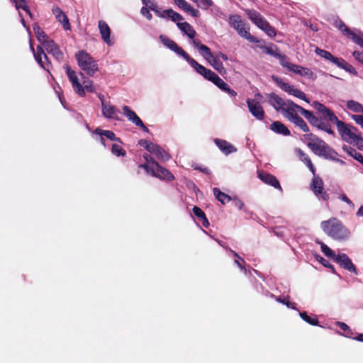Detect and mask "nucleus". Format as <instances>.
<instances>
[{
  "instance_id": "1",
  "label": "nucleus",
  "mask_w": 363,
  "mask_h": 363,
  "mask_svg": "<svg viewBox=\"0 0 363 363\" xmlns=\"http://www.w3.org/2000/svg\"><path fill=\"white\" fill-rule=\"evenodd\" d=\"M313 106L325 118L337 125L339 134L343 140L350 144L354 143L357 135L356 134L357 129L355 127L340 121L334 112L324 104L315 101L313 102Z\"/></svg>"
},
{
  "instance_id": "2",
  "label": "nucleus",
  "mask_w": 363,
  "mask_h": 363,
  "mask_svg": "<svg viewBox=\"0 0 363 363\" xmlns=\"http://www.w3.org/2000/svg\"><path fill=\"white\" fill-rule=\"evenodd\" d=\"M320 226L329 237L338 241H345L350 237V232L343 223L336 218L322 221Z\"/></svg>"
},
{
  "instance_id": "3",
  "label": "nucleus",
  "mask_w": 363,
  "mask_h": 363,
  "mask_svg": "<svg viewBox=\"0 0 363 363\" xmlns=\"http://www.w3.org/2000/svg\"><path fill=\"white\" fill-rule=\"evenodd\" d=\"M79 67L89 76L93 77L99 70L97 61H96L87 52L80 50L75 54Z\"/></svg>"
},
{
  "instance_id": "4",
  "label": "nucleus",
  "mask_w": 363,
  "mask_h": 363,
  "mask_svg": "<svg viewBox=\"0 0 363 363\" xmlns=\"http://www.w3.org/2000/svg\"><path fill=\"white\" fill-rule=\"evenodd\" d=\"M230 25L235 29L238 34L251 43H257V38L250 33V27L242 20L239 15L230 16Z\"/></svg>"
},
{
  "instance_id": "5",
  "label": "nucleus",
  "mask_w": 363,
  "mask_h": 363,
  "mask_svg": "<svg viewBox=\"0 0 363 363\" xmlns=\"http://www.w3.org/2000/svg\"><path fill=\"white\" fill-rule=\"evenodd\" d=\"M303 116L311 125L317 127L318 129L325 131L330 135H335L330 123L328 121H325L324 119L314 116L311 111L306 109L303 110Z\"/></svg>"
},
{
  "instance_id": "6",
  "label": "nucleus",
  "mask_w": 363,
  "mask_h": 363,
  "mask_svg": "<svg viewBox=\"0 0 363 363\" xmlns=\"http://www.w3.org/2000/svg\"><path fill=\"white\" fill-rule=\"evenodd\" d=\"M273 81L276 83V84L280 87L282 90L289 93L291 95H293L298 99L304 100L306 102L309 103L308 99L306 97V94L301 91L300 89H296L294 86L291 85L288 83H286L283 81L282 79L277 77L272 76Z\"/></svg>"
},
{
  "instance_id": "7",
  "label": "nucleus",
  "mask_w": 363,
  "mask_h": 363,
  "mask_svg": "<svg viewBox=\"0 0 363 363\" xmlns=\"http://www.w3.org/2000/svg\"><path fill=\"white\" fill-rule=\"evenodd\" d=\"M303 110H305L301 106L295 104L291 100H286V104L281 111L282 114L287 119H289L291 122L295 118V117L298 116L297 112H300L301 115H303Z\"/></svg>"
},
{
  "instance_id": "8",
  "label": "nucleus",
  "mask_w": 363,
  "mask_h": 363,
  "mask_svg": "<svg viewBox=\"0 0 363 363\" xmlns=\"http://www.w3.org/2000/svg\"><path fill=\"white\" fill-rule=\"evenodd\" d=\"M67 75L72 83V87L76 93L80 96H85V92L83 86L79 82L76 72L72 70L68 64L64 65Z\"/></svg>"
},
{
  "instance_id": "9",
  "label": "nucleus",
  "mask_w": 363,
  "mask_h": 363,
  "mask_svg": "<svg viewBox=\"0 0 363 363\" xmlns=\"http://www.w3.org/2000/svg\"><path fill=\"white\" fill-rule=\"evenodd\" d=\"M43 45L47 52L51 54L57 61L60 62L63 60L64 54L53 40L48 38Z\"/></svg>"
},
{
  "instance_id": "10",
  "label": "nucleus",
  "mask_w": 363,
  "mask_h": 363,
  "mask_svg": "<svg viewBox=\"0 0 363 363\" xmlns=\"http://www.w3.org/2000/svg\"><path fill=\"white\" fill-rule=\"evenodd\" d=\"M160 39L164 46L174 51L184 59L188 54L182 48L179 46L173 40L164 35H160Z\"/></svg>"
},
{
  "instance_id": "11",
  "label": "nucleus",
  "mask_w": 363,
  "mask_h": 363,
  "mask_svg": "<svg viewBox=\"0 0 363 363\" xmlns=\"http://www.w3.org/2000/svg\"><path fill=\"white\" fill-rule=\"evenodd\" d=\"M247 105L251 114L258 120H263L264 117V111L262 106L255 99H248Z\"/></svg>"
},
{
  "instance_id": "12",
  "label": "nucleus",
  "mask_w": 363,
  "mask_h": 363,
  "mask_svg": "<svg viewBox=\"0 0 363 363\" xmlns=\"http://www.w3.org/2000/svg\"><path fill=\"white\" fill-rule=\"evenodd\" d=\"M335 261L345 269H347L349 272L354 273V274H357V270L355 266L346 254L342 253L338 255L337 257H335Z\"/></svg>"
},
{
  "instance_id": "13",
  "label": "nucleus",
  "mask_w": 363,
  "mask_h": 363,
  "mask_svg": "<svg viewBox=\"0 0 363 363\" xmlns=\"http://www.w3.org/2000/svg\"><path fill=\"white\" fill-rule=\"evenodd\" d=\"M101 111L103 116L106 118L114 119L116 121L120 120L118 117L120 111L115 106L110 104H106V102L102 101Z\"/></svg>"
},
{
  "instance_id": "14",
  "label": "nucleus",
  "mask_w": 363,
  "mask_h": 363,
  "mask_svg": "<svg viewBox=\"0 0 363 363\" xmlns=\"http://www.w3.org/2000/svg\"><path fill=\"white\" fill-rule=\"evenodd\" d=\"M152 177L169 182L173 181L175 179L173 174L159 164L155 167V171L152 170Z\"/></svg>"
},
{
  "instance_id": "15",
  "label": "nucleus",
  "mask_w": 363,
  "mask_h": 363,
  "mask_svg": "<svg viewBox=\"0 0 363 363\" xmlns=\"http://www.w3.org/2000/svg\"><path fill=\"white\" fill-rule=\"evenodd\" d=\"M258 177L266 184L281 190L279 182L275 176L267 172H258Z\"/></svg>"
},
{
  "instance_id": "16",
  "label": "nucleus",
  "mask_w": 363,
  "mask_h": 363,
  "mask_svg": "<svg viewBox=\"0 0 363 363\" xmlns=\"http://www.w3.org/2000/svg\"><path fill=\"white\" fill-rule=\"evenodd\" d=\"M98 27L99 33L101 35L103 40L108 45H112L113 43L110 39L111 28L103 20H100L98 22Z\"/></svg>"
},
{
  "instance_id": "17",
  "label": "nucleus",
  "mask_w": 363,
  "mask_h": 363,
  "mask_svg": "<svg viewBox=\"0 0 363 363\" xmlns=\"http://www.w3.org/2000/svg\"><path fill=\"white\" fill-rule=\"evenodd\" d=\"M52 13L57 21L62 25L65 30H67L71 29L67 16L59 7H54L52 9Z\"/></svg>"
},
{
  "instance_id": "18",
  "label": "nucleus",
  "mask_w": 363,
  "mask_h": 363,
  "mask_svg": "<svg viewBox=\"0 0 363 363\" xmlns=\"http://www.w3.org/2000/svg\"><path fill=\"white\" fill-rule=\"evenodd\" d=\"M334 26L339 30L342 32V33L348 37L349 38H350L351 40H352V41H354V40L356 38V37L357 36V35L352 31L349 27H347L345 23L340 18H337L335 21L334 22Z\"/></svg>"
},
{
  "instance_id": "19",
  "label": "nucleus",
  "mask_w": 363,
  "mask_h": 363,
  "mask_svg": "<svg viewBox=\"0 0 363 363\" xmlns=\"http://www.w3.org/2000/svg\"><path fill=\"white\" fill-rule=\"evenodd\" d=\"M214 143L218 146V147L225 155H229L237 151L236 147H235L232 144L225 140L216 138L214 139Z\"/></svg>"
},
{
  "instance_id": "20",
  "label": "nucleus",
  "mask_w": 363,
  "mask_h": 363,
  "mask_svg": "<svg viewBox=\"0 0 363 363\" xmlns=\"http://www.w3.org/2000/svg\"><path fill=\"white\" fill-rule=\"evenodd\" d=\"M269 104L277 110L282 111L286 104V101L279 96L275 93H271L268 95Z\"/></svg>"
},
{
  "instance_id": "21",
  "label": "nucleus",
  "mask_w": 363,
  "mask_h": 363,
  "mask_svg": "<svg viewBox=\"0 0 363 363\" xmlns=\"http://www.w3.org/2000/svg\"><path fill=\"white\" fill-rule=\"evenodd\" d=\"M291 72L298 74L301 76H304L311 79H315L317 76L316 74L311 71L309 68L303 67L300 65H295L293 66V68L291 69Z\"/></svg>"
},
{
  "instance_id": "22",
  "label": "nucleus",
  "mask_w": 363,
  "mask_h": 363,
  "mask_svg": "<svg viewBox=\"0 0 363 363\" xmlns=\"http://www.w3.org/2000/svg\"><path fill=\"white\" fill-rule=\"evenodd\" d=\"M270 129L274 133L284 136H289L291 135L289 129L280 121L273 122L270 125Z\"/></svg>"
},
{
  "instance_id": "23",
  "label": "nucleus",
  "mask_w": 363,
  "mask_h": 363,
  "mask_svg": "<svg viewBox=\"0 0 363 363\" xmlns=\"http://www.w3.org/2000/svg\"><path fill=\"white\" fill-rule=\"evenodd\" d=\"M311 188L316 196H318L319 194L322 192V190H323V182L319 176L315 175V177H313L311 184Z\"/></svg>"
},
{
  "instance_id": "24",
  "label": "nucleus",
  "mask_w": 363,
  "mask_h": 363,
  "mask_svg": "<svg viewBox=\"0 0 363 363\" xmlns=\"http://www.w3.org/2000/svg\"><path fill=\"white\" fill-rule=\"evenodd\" d=\"M249 18L258 27L263 23L265 20L262 18L259 13L254 9H247L245 11Z\"/></svg>"
},
{
  "instance_id": "25",
  "label": "nucleus",
  "mask_w": 363,
  "mask_h": 363,
  "mask_svg": "<svg viewBox=\"0 0 363 363\" xmlns=\"http://www.w3.org/2000/svg\"><path fill=\"white\" fill-rule=\"evenodd\" d=\"M178 28L184 32L189 38L193 39L196 36V31L193 27L187 22L177 23Z\"/></svg>"
},
{
  "instance_id": "26",
  "label": "nucleus",
  "mask_w": 363,
  "mask_h": 363,
  "mask_svg": "<svg viewBox=\"0 0 363 363\" xmlns=\"http://www.w3.org/2000/svg\"><path fill=\"white\" fill-rule=\"evenodd\" d=\"M319 154V157H324L326 160H334V157H337L338 153L331 147H330L327 143L325 146L323 147V150Z\"/></svg>"
},
{
  "instance_id": "27",
  "label": "nucleus",
  "mask_w": 363,
  "mask_h": 363,
  "mask_svg": "<svg viewBox=\"0 0 363 363\" xmlns=\"http://www.w3.org/2000/svg\"><path fill=\"white\" fill-rule=\"evenodd\" d=\"M184 60L201 75L203 76L207 72V68L197 62L194 59L191 58L189 54L184 57Z\"/></svg>"
},
{
  "instance_id": "28",
  "label": "nucleus",
  "mask_w": 363,
  "mask_h": 363,
  "mask_svg": "<svg viewBox=\"0 0 363 363\" xmlns=\"http://www.w3.org/2000/svg\"><path fill=\"white\" fill-rule=\"evenodd\" d=\"M342 150L363 165V156L361 153L358 152L354 148L345 145L342 146Z\"/></svg>"
},
{
  "instance_id": "29",
  "label": "nucleus",
  "mask_w": 363,
  "mask_h": 363,
  "mask_svg": "<svg viewBox=\"0 0 363 363\" xmlns=\"http://www.w3.org/2000/svg\"><path fill=\"white\" fill-rule=\"evenodd\" d=\"M95 133L101 136H104L106 138L109 139L112 141H117L118 143H122L121 140L116 137V134L111 130H102L100 128H96L95 130Z\"/></svg>"
},
{
  "instance_id": "30",
  "label": "nucleus",
  "mask_w": 363,
  "mask_h": 363,
  "mask_svg": "<svg viewBox=\"0 0 363 363\" xmlns=\"http://www.w3.org/2000/svg\"><path fill=\"white\" fill-rule=\"evenodd\" d=\"M213 191L216 199H218L223 205L228 203L231 200L230 196L225 194L224 192H222L218 188H214Z\"/></svg>"
},
{
  "instance_id": "31",
  "label": "nucleus",
  "mask_w": 363,
  "mask_h": 363,
  "mask_svg": "<svg viewBox=\"0 0 363 363\" xmlns=\"http://www.w3.org/2000/svg\"><path fill=\"white\" fill-rule=\"evenodd\" d=\"M303 140L306 143L307 146L311 148V147L314 146L320 138H319L316 135L313 133H306L303 135Z\"/></svg>"
},
{
  "instance_id": "32",
  "label": "nucleus",
  "mask_w": 363,
  "mask_h": 363,
  "mask_svg": "<svg viewBox=\"0 0 363 363\" xmlns=\"http://www.w3.org/2000/svg\"><path fill=\"white\" fill-rule=\"evenodd\" d=\"M213 68L218 71L220 74H224L226 72V69L224 67L223 63L218 60V57H214V56L208 60Z\"/></svg>"
},
{
  "instance_id": "33",
  "label": "nucleus",
  "mask_w": 363,
  "mask_h": 363,
  "mask_svg": "<svg viewBox=\"0 0 363 363\" xmlns=\"http://www.w3.org/2000/svg\"><path fill=\"white\" fill-rule=\"evenodd\" d=\"M33 30L38 40L41 43L42 45L49 38L45 33L37 24L33 26Z\"/></svg>"
},
{
  "instance_id": "34",
  "label": "nucleus",
  "mask_w": 363,
  "mask_h": 363,
  "mask_svg": "<svg viewBox=\"0 0 363 363\" xmlns=\"http://www.w3.org/2000/svg\"><path fill=\"white\" fill-rule=\"evenodd\" d=\"M347 108L353 112L363 113V105L354 100H349L347 102Z\"/></svg>"
},
{
  "instance_id": "35",
  "label": "nucleus",
  "mask_w": 363,
  "mask_h": 363,
  "mask_svg": "<svg viewBox=\"0 0 363 363\" xmlns=\"http://www.w3.org/2000/svg\"><path fill=\"white\" fill-rule=\"evenodd\" d=\"M299 315L307 323L311 325H318L319 321L315 315L309 316L306 311L299 312Z\"/></svg>"
},
{
  "instance_id": "36",
  "label": "nucleus",
  "mask_w": 363,
  "mask_h": 363,
  "mask_svg": "<svg viewBox=\"0 0 363 363\" xmlns=\"http://www.w3.org/2000/svg\"><path fill=\"white\" fill-rule=\"evenodd\" d=\"M264 30L269 36L274 37L276 35V30L266 20L259 27Z\"/></svg>"
},
{
  "instance_id": "37",
  "label": "nucleus",
  "mask_w": 363,
  "mask_h": 363,
  "mask_svg": "<svg viewBox=\"0 0 363 363\" xmlns=\"http://www.w3.org/2000/svg\"><path fill=\"white\" fill-rule=\"evenodd\" d=\"M264 51L265 53L270 55L277 59L278 57H281V54L279 52L278 48L274 45L264 47Z\"/></svg>"
},
{
  "instance_id": "38",
  "label": "nucleus",
  "mask_w": 363,
  "mask_h": 363,
  "mask_svg": "<svg viewBox=\"0 0 363 363\" xmlns=\"http://www.w3.org/2000/svg\"><path fill=\"white\" fill-rule=\"evenodd\" d=\"M164 13H165L166 16L168 18H171L172 21L174 22L180 21L184 19L183 16L181 14L174 11L172 9L164 10Z\"/></svg>"
},
{
  "instance_id": "39",
  "label": "nucleus",
  "mask_w": 363,
  "mask_h": 363,
  "mask_svg": "<svg viewBox=\"0 0 363 363\" xmlns=\"http://www.w3.org/2000/svg\"><path fill=\"white\" fill-rule=\"evenodd\" d=\"M316 242L320 245L321 251L326 257H331L334 260L335 259V257L337 255H336L329 247H328L324 242L321 241H317Z\"/></svg>"
},
{
  "instance_id": "40",
  "label": "nucleus",
  "mask_w": 363,
  "mask_h": 363,
  "mask_svg": "<svg viewBox=\"0 0 363 363\" xmlns=\"http://www.w3.org/2000/svg\"><path fill=\"white\" fill-rule=\"evenodd\" d=\"M291 122L294 123L296 126L299 127L303 132H309V128L308 125L304 121V120L299 116L295 117V118Z\"/></svg>"
},
{
  "instance_id": "41",
  "label": "nucleus",
  "mask_w": 363,
  "mask_h": 363,
  "mask_svg": "<svg viewBox=\"0 0 363 363\" xmlns=\"http://www.w3.org/2000/svg\"><path fill=\"white\" fill-rule=\"evenodd\" d=\"M12 2L14 4L16 9H21L31 16L30 11L26 0H13Z\"/></svg>"
},
{
  "instance_id": "42",
  "label": "nucleus",
  "mask_w": 363,
  "mask_h": 363,
  "mask_svg": "<svg viewBox=\"0 0 363 363\" xmlns=\"http://www.w3.org/2000/svg\"><path fill=\"white\" fill-rule=\"evenodd\" d=\"M122 110L123 111V114L125 115V116L127 118V119L130 121V122H133V120L135 118V117H137V114L135 113V112H134L133 111H132L130 109V108L128 106H123L122 107Z\"/></svg>"
},
{
  "instance_id": "43",
  "label": "nucleus",
  "mask_w": 363,
  "mask_h": 363,
  "mask_svg": "<svg viewBox=\"0 0 363 363\" xmlns=\"http://www.w3.org/2000/svg\"><path fill=\"white\" fill-rule=\"evenodd\" d=\"M199 51L208 61L214 56L211 49L206 45H200Z\"/></svg>"
},
{
  "instance_id": "44",
  "label": "nucleus",
  "mask_w": 363,
  "mask_h": 363,
  "mask_svg": "<svg viewBox=\"0 0 363 363\" xmlns=\"http://www.w3.org/2000/svg\"><path fill=\"white\" fill-rule=\"evenodd\" d=\"M155 155L157 159L164 162L168 161L171 159V155L161 147H160Z\"/></svg>"
},
{
  "instance_id": "45",
  "label": "nucleus",
  "mask_w": 363,
  "mask_h": 363,
  "mask_svg": "<svg viewBox=\"0 0 363 363\" xmlns=\"http://www.w3.org/2000/svg\"><path fill=\"white\" fill-rule=\"evenodd\" d=\"M111 152L117 157L125 156L126 155L125 150L118 144L112 145Z\"/></svg>"
},
{
  "instance_id": "46",
  "label": "nucleus",
  "mask_w": 363,
  "mask_h": 363,
  "mask_svg": "<svg viewBox=\"0 0 363 363\" xmlns=\"http://www.w3.org/2000/svg\"><path fill=\"white\" fill-rule=\"evenodd\" d=\"M326 145V143L323 140H320L314 146L311 147V150L316 155L319 156V154L322 152L323 147Z\"/></svg>"
},
{
  "instance_id": "47",
  "label": "nucleus",
  "mask_w": 363,
  "mask_h": 363,
  "mask_svg": "<svg viewBox=\"0 0 363 363\" xmlns=\"http://www.w3.org/2000/svg\"><path fill=\"white\" fill-rule=\"evenodd\" d=\"M315 53L318 55L320 56L321 57H323L327 60H329L330 62L333 59V55L330 52L325 50H322L318 48H316Z\"/></svg>"
},
{
  "instance_id": "48",
  "label": "nucleus",
  "mask_w": 363,
  "mask_h": 363,
  "mask_svg": "<svg viewBox=\"0 0 363 363\" xmlns=\"http://www.w3.org/2000/svg\"><path fill=\"white\" fill-rule=\"evenodd\" d=\"M276 300H277V301L286 305L289 308L296 310V303L294 302H291L289 301V296H286L284 298H281V297H278L276 298Z\"/></svg>"
},
{
  "instance_id": "49",
  "label": "nucleus",
  "mask_w": 363,
  "mask_h": 363,
  "mask_svg": "<svg viewBox=\"0 0 363 363\" xmlns=\"http://www.w3.org/2000/svg\"><path fill=\"white\" fill-rule=\"evenodd\" d=\"M297 154L300 158V160L306 165H309L312 163L310 157L301 149H298L297 151Z\"/></svg>"
},
{
  "instance_id": "50",
  "label": "nucleus",
  "mask_w": 363,
  "mask_h": 363,
  "mask_svg": "<svg viewBox=\"0 0 363 363\" xmlns=\"http://www.w3.org/2000/svg\"><path fill=\"white\" fill-rule=\"evenodd\" d=\"M277 59L279 60V63L281 66L287 68L290 71L291 68H293V66L294 65V64L291 63L286 60V56L284 55L281 54V57H278Z\"/></svg>"
},
{
  "instance_id": "51",
  "label": "nucleus",
  "mask_w": 363,
  "mask_h": 363,
  "mask_svg": "<svg viewBox=\"0 0 363 363\" xmlns=\"http://www.w3.org/2000/svg\"><path fill=\"white\" fill-rule=\"evenodd\" d=\"M213 83L221 90L226 89V86H228V85L218 76H217V77L214 79Z\"/></svg>"
},
{
  "instance_id": "52",
  "label": "nucleus",
  "mask_w": 363,
  "mask_h": 363,
  "mask_svg": "<svg viewBox=\"0 0 363 363\" xmlns=\"http://www.w3.org/2000/svg\"><path fill=\"white\" fill-rule=\"evenodd\" d=\"M316 259L318 261H319L323 266H325V267H328V268H330L331 269L332 272L333 273H335V268L333 267V264H331L328 260H326L325 259H324L323 257H322L320 255H318L316 257Z\"/></svg>"
},
{
  "instance_id": "53",
  "label": "nucleus",
  "mask_w": 363,
  "mask_h": 363,
  "mask_svg": "<svg viewBox=\"0 0 363 363\" xmlns=\"http://www.w3.org/2000/svg\"><path fill=\"white\" fill-rule=\"evenodd\" d=\"M83 88H84V90L88 91V92H94V85H93V82L92 81L89 80V79H87V80H84V82H83Z\"/></svg>"
},
{
  "instance_id": "54",
  "label": "nucleus",
  "mask_w": 363,
  "mask_h": 363,
  "mask_svg": "<svg viewBox=\"0 0 363 363\" xmlns=\"http://www.w3.org/2000/svg\"><path fill=\"white\" fill-rule=\"evenodd\" d=\"M43 55H40L34 54L35 59L37 61V62L40 65V67H42L44 69L48 70L49 67H50L49 66L50 65V62H48V64L45 65L44 63V62L43 61Z\"/></svg>"
},
{
  "instance_id": "55",
  "label": "nucleus",
  "mask_w": 363,
  "mask_h": 363,
  "mask_svg": "<svg viewBox=\"0 0 363 363\" xmlns=\"http://www.w3.org/2000/svg\"><path fill=\"white\" fill-rule=\"evenodd\" d=\"M139 168L143 169L145 170L147 174H150L152 176V170L155 171V167H153V165L149 164V163H144L142 164H140L138 166Z\"/></svg>"
},
{
  "instance_id": "56",
  "label": "nucleus",
  "mask_w": 363,
  "mask_h": 363,
  "mask_svg": "<svg viewBox=\"0 0 363 363\" xmlns=\"http://www.w3.org/2000/svg\"><path fill=\"white\" fill-rule=\"evenodd\" d=\"M217 76H218V75H217L214 72H213L212 70H211V69H207V72H206L204 73V74H203V77L206 79H207V80H208V81H210V82H213V80H214V79H216V78L217 77Z\"/></svg>"
},
{
  "instance_id": "57",
  "label": "nucleus",
  "mask_w": 363,
  "mask_h": 363,
  "mask_svg": "<svg viewBox=\"0 0 363 363\" xmlns=\"http://www.w3.org/2000/svg\"><path fill=\"white\" fill-rule=\"evenodd\" d=\"M30 49H31L32 52H33V55L34 54H37V55H43V57L45 58V60L47 62H48V57L46 55V54L44 52V50H43V49L42 48L41 46H40V45L37 46V48H36V52H35L34 48H33V46L32 45H30Z\"/></svg>"
},
{
  "instance_id": "58",
  "label": "nucleus",
  "mask_w": 363,
  "mask_h": 363,
  "mask_svg": "<svg viewBox=\"0 0 363 363\" xmlns=\"http://www.w3.org/2000/svg\"><path fill=\"white\" fill-rule=\"evenodd\" d=\"M333 63L336 65L338 67L343 69L346 65L347 62L342 58H338L333 56V59L331 61Z\"/></svg>"
},
{
  "instance_id": "59",
  "label": "nucleus",
  "mask_w": 363,
  "mask_h": 363,
  "mask_svg": "<svg viewBox=\"0 0 363 363\" xmlns=\"http://www.w3.org/2000/svg\"><path fill=\"white\" fill-rule=\"evenodd\" d=\"M192 211L196 217H197L199 220L203 218L206 214L198 206H194L193 207Z\"/></svg>"
},
{
  "instance_id": "60",
  "label": "nucleus",
  "mask_w": 363,
  "mask_h": 363,
  "mask_svg": "<svg viewBox=\"0 0 363 363\" xmlns=\"http://www.w3.org/2000/svg\"><path fill=\"white\" fill-rule=\"evenodd\" d=\"M145 161L146 163H149L152 165H153V167H156L157 166V164H159L157 162H156L154 158L150 155L149 154L147 153H145L143 155Z\"/></svg>"
},
{
  "instance_id": "61",
  "label": "nucleus",
  "mask_w": 363,
  "mask_h": 363,
  "mask_svg": "<svg viewBox=\"0 0 363 363\" xmlns=\"http://www.w3.org/2000/svg\"><path fill=\"white\" fill-rule=\"evenodd\" d=\"M174 3L184 11L190 8V4L185 0H174Z\"/></svg>"
},
{
  "instance_id": "62",
  "label": "nucleus",
  "mask_w": 363,
  "mask_h": 363,
  "mask_svg": "<svg viewBox=\"0 0 363 363\" xmlns=\"http://www.w3.org/2000/svg\"><path fill=\"white\" fill-rule=\"evenodd\" d=\"M140 13L145 16L148 20H151L152 18V16L150 12V9L147 7H142L140 9Z\"/></svg>"
},
{
  "instance_id": "63",
  "label": "nucleus",
  "mask_w": 363,
  "mask_h": 363,
  "mask_svg": "<svg viewBox=\"0 0 363 363\" xmlns=\"http://www.w3.org/2000/svg\"><path fill=\"white\" fill-rule=\"evenodd\" d=\"M352 55L356 60L363 64V52L354 51Z\"/></svg>"
},
{
  "instance_id": "64",
  "label": "nucleus",
  "mask_w": 363,
  "mask_h": 363,
  "mask_svg": "<svg viewBox=\"0 0 363 363\" xmlns=\"http://www.w3.org/2000/svg\"><path fill=\"white\" fill-rule=\"evenodd\" d=\"M352 118L356 122L357 124L363 127V116L362 115H352Z\"/></svg>"
}]
</instances>
